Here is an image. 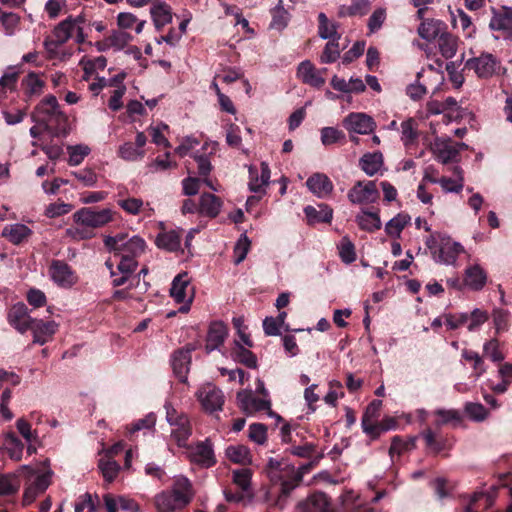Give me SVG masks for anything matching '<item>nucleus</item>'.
Listing matches in <instances>:
<instances>
[{
	"instance_id": "obj_20",
	"label": "nucleus",
	"mask_w": 512,
	"mask_h": 512,
	"mask_svg": "<svg viewBox=\"0 0 512 512\" xmlns=\"http://www.w3.org/2000/svg\"><path fill=\"white\" fill-rule=\"evenodd\" d=\"M306 186L318 198H326L333 191V183L326 174L314 173L307 181Z\"/></svg>"
},
{
	"instance_id": "obj_37",
	"label": "nucleus",
	"mask_w": 512,
	"mask_h": 512,
	"mask_svg": "<svg viewBox=\"0 0 512 512\" xmlns=\"http://www.w3.org/2000/svg\"><path fill=\"white\" fill-rule=\"evenodd\" d=\"M265 472L272 482L277 483L282 481L284 472L287 474L294 472V467H290L287 464L284 465L281 461L270 458L267 462Z\"/></svg>"
},
{
	"instance_id": "obj_25",
	"label": "nucleus",
	"mask_w": 512,
	"mask_h": 512,
	"mask_svg": "<svg viewBox=\"0 0 512 512\" xmlns=\"http://www.w3.org/2000/svg\"><path fill=\"white\" fill-rule=\"evenodd\" d=\"M226 458H228L232 463L241 465L242 467H248L253 462V456L250 449L243 444L227 447Z\"/></svg>"
},
{
	"instance_id": "obj_12",
	"label": "nucleus",
	"mask_w": 512,
	"mask_h": 512,
	"mask_svg": "<svg viewBox=\"0 0 512 512\" xmlns=\"http://www.w3.org/2000/svg\"><path fill=\"white\" fill-rule=\"evenodd\" d=\"M261 174H258V170L254 166L248 167L249 172V182L248 188L251 192L255 194H266V188L269 186L271 171L268 166V163H261Z\"/></svg>"
},
{
	"instance_id": "obj_14",
	"label": "nucleus",
	"mask_w": 512,
	"mask_h": 512,
	"mask_svg": "<svg viewBox=\"0 0 512 512\" xmlns=\"http://www.w3.org/2000/svg\"><path fill=\"white\" fill-rule=\"evenodd\" d=\"M463 252L464 248L460 243L446 239L441 241L437 250L433 251V256L440 263L453 265Z\"/></svg>"
},
{
	"instance_id": "obj_29",
	"label": "nucleus",
	"mask_w": 512,
	"mask_h": 512,
	"mask_svg": "<svg viewBox=\"0 0 512 512\" xmlns=\"http://www.w3.org/2000/svg\"><path fill=\"white\" fill-rule=\"evenodd\" d=\"M189 279L187 273L178 274L172 281L170 295L177 303H191L192 298H187Z\"/></svg>"
},
{
	"instance_id": "obj_45",
	"label": "nucleus",
	"mask_w": 512,
	"mask_h": 512,
	"mask_svg": "<svg viewBox=\"0 0 512 512\" xmlns=\"http://www.w3.org/2000/svg\"><path fill=\"white\" fill-rule=\"evenodd\" d=\"M20 482L12 475L0 474V497L14 496L17 494Z\"/></svg>"
},
{
	"instance_id": "obj_26",
	"label": "nucleus",
	"mask_w": 512,
	"mask_h": 512,
	"mask_svg": "<svg viewBox=\"0 0 512 512\" xmlns=\"http://www.w3.org/2000/svg\"><path fill=\"white\" fill-rule=\"evenodd\" d=\"M487 281L486 272L479 265L469 266L465 270L464 284L471 290H481Z\"/></svg>"
},
{
	"instance_id": "obj_23",
	"label": "nucleus",
	"mask_w": 512,
	"mask_h": 512,
	"mask_svg": "<svg viewBox=\"0 0 512 512\" xmlns=\"http://www.w3.org/2000/svg\"><path fill=\"white\" fill-rule=\"evenodd\" d=\"M445 30L444 22L436 19H424L420 23L417 32L422 39L432 42L438 39Z\"/></svg>"
},
{
	"instance_id": "obj_5",
	"label": "nucleus",
	"mask_w": 512,
	"mask_h": 512,
	"mask_svg": "<svg viewBox=\"0 0 512 512\" xmlns=\"http://www.w3.org/2000/svg\"><path fill=\"white\" fill-rule=\"evenodd\" d=\"M114 212L109 208L98 210L94 207H84L73 215L74 221L82 226L100 228L113 221Z\"/></svg>"
},
{
	"instance_id": "obj_41",
	"label": "nucleus",
	"mask_w": 512,
	"mask_h": 512,
	"mask_svg": "<svg viewBox=\"0 0 512 512\" xmlns=\"http://www.w3.org/2000/svg\"><path fill=\"white\" fill-rule=\"evenodd\" d=\"M370 9L369 0H351L349 6H342L339 15L344 16H364Z\"/></svg>"
},
{
	"instance_id": "obj_28",
	"label": "nucleus",
	"mask_w": 512,
	"mask_h": 512,
	"mask_svg": "<svg viewBox=\"0 0 512 512\" xmlns=\"http://www.w3.org/2000/svg\"><path fill=\"white\" fill-rule=\"evenodd\" d=\"M459 39L457 36L445 30L437 39V47L445 59L453 58L458 51Z\"/></svg>"
},
{
	"instance_id": "obj_15",
	"label": "nucleus",
	"mask_w": 512,
	"mask_h": 512,
	"mask_svg": "<svg viewBox=\"0 0 512 512\" xmlns=\"http://www.w3.org/2000/svg\"><path fill=\"white\" fill-rule=\"evenodd\" d=\"M57 328L58 324L55 321H44L34 318L29 326V330L33 333V343L44 345L52 339Z\"/></svg>"
},
{
	"instance_id": "obj_63",
	"label": "nucleus",
	"mask_w": 512,
	"mask_h": 512,
	"mask_svg": "<svg viewBox=\"0 0 512 512\" xmlns=\"http://www.w3.org/2000/svg\"><path fill=\"white\" fill-rule=\"evenodd\" d=\"M465 411L468 416L475 421H483L487 417L486 408L479 403H468L465 406Z\"/></svg>"
},
{
	"instance_id": "obj_48",
	"label": "nucleus",
	"mask_w": 512,
	"mask_h": 512,
	"mask_svg": "<svg viewBox=\"0 0 512 512\" xmlns=\"http://www.w3.org/2000/svg\"><path fill=\"white\" fill-rule=\"evenodd\" d=\"M98 467L101 470L104 479L109 483L114 481L120 470L119 464L115 460L110 458L107 460L100 459Z\"/></svg>"
},
{
	"instance_id": "obj_8",
	"label": "nucleus",
	"mask_w": 512,
	"mask_h": 512,
	"mask_svg": "<svg viewBox=\"0 0 512 512\" xmlns=\"http://www.w3.org/2000/svg\"><path fill=\"white\" fill-rule=\"evenodd\" d=\"M167 420L174 426L171 437L179 447H188L187 441L192 434V427L186 415H178L175 410L167 411Z\"/></svg>"
},
{
	"instance_id": "obj_32",
	"label": "nucleus",
	"mask_w": 512,
	"mask_h": 512,
	"mask_svg": "<svg viewBox=\"0 0 512 512\" xmlns=\"http://www.w3.org/2000/svg\"><path fill=\"white\" fill-rule=\"evenodd\" d=\"M240 340L234 341V347L231 350L232 358L245 365L248 368L256 369L257 368V358L256 356L247 348Z\"/></svg>"
},
{
	"instance_id": "obj_21",
	"label": "nucleus",
	"mask_w": 512,
	"mask_h": 512,
	"mask_svg": "<svg viewBox=\"0 0 512 512\" xmlns=\"http://www.w3.org/2000/svg\"><path fill=\"white\" fill-rule=\"evenodd\" d=\"M224 346V322L221 320L210 323L205 343L206 353L218 350L222 352Z\"/></svg>"
},
{
	"instance_id": "obj_10",
	"label": "nucleus",
	"mask_w": 512,
	"mask_h": 512,
	"mask_svg": "<svg viewBox=\"0 0 512 512\" xmlns=\"http://www.w3.org/2000/svg\"><path fill=\"white\" fill-rule=\"evenodd\" d=\"M49 272L52 280L61 287H72L78 280L75 271L63 260H53Z\"/></svg>"
},
{
	"instance_id": "obj_57",
	"label": "nucleus",
	"mask_w": 512,
	"mask_h": 512,
	"mask_svg": "<svg viewBox=\"0 0 512 512\" xmlns=\"http://www.w3.org/2000/svg\"><path fill=\"white\" fill-rule=\"evenodd\" d=\"M462 357L466 361L473 363V368L475 370L476 377H480L483 373H485L486 368L484 366L482 357L477 352L464 349L462 351Z\"/></svg>"
},
{
	"instance_id": "obj_43",
	"label": "nucleus",
	"mask_w": 512,
	"mask_h": 512,
	"mask_svg": "<svg viewBox=\"0 0 512 512\" xmlns=\"http://www.w3.org/2000/svg\"><path fill=\"white\" fill-rule=\"evenodd\" d=\"M136 24L135 32L137 34L141 33L146 21L145 20H138V18L129 12H121L117 16V25L121 29H130L133 27V25Z\"/></svg>"
},
{
	"instance_id": "obj_9",
	"label": "nucleus",
	"mask_w": 512,
	"mask_h": 512,
	"mask_svg": "<svg viewBox=\"0 0 512 512\" xmlns=\"http://www.w3.org/2000/svg\"><path fill=\"white\" fill-rule=\"evenodd\" d=\"M197 399L206 412L213 413L222 410L224 403L222 390L212 383H206L196 393Z\"/></svg>"
},
{
	"instance_id": "obj_56",
	"label": "nucleus",
	"mask_w": 512,
	"mask_h": 512,
	"mask_svg": "<svg viewBox=\"0 0 512 512\" xmlns=\"http://www.w3.org/2000/svg\"><path fill=\"white\" fill-rule=\"evenodd\" d=\"M344 138V133L334 127H324L321 130V142L325 146L337 143L343 140Z\"/></svg>"
},
{
	"instance_id": "obj_17",
	"label": "nucleus",
	"mask_w": 512,
	"mask_h": 512,
	"mask_svg": "<svg viewBox=\"0 0 512 512\" xmlns=\"http://www.w3.org/2000/svg\"><path fill=\"white\" fill-rule=\"evenodd\" d=\"M492 14L489 27L495 31H502L507 37L512 38V8H492Z\"/></svg>"
},
{
	"instance_id": "obj_59",
	"label": "nucleus",
	"mask_w": 512,
	"mask_h": 512,
	"mask_svg": "<svg viewBox=\"0 0 512 512\" xmlns=\"http://www.w3.org/2000/svg\"><path fill=\"white\" fill-rule=\"evenodd\" d=\"M484 355L489 357L493 362H501L504 359L503 353L499 349V341L491 339L483 346Z\"/></svg>"
},
{
	"instance_id": "obj_38",
	"label": "nucleus",
	"mask_w": 512,
	"mask_h": 512,
	"mask_svg": "<svg viewBox=\"0 0 512 512\" xmlns=\"http://www.w3.org/2000/svg\"><path fill=\"white\" fill-rule=\"evenodd\" d=\"M358 226L367 232H374L381 228V219L378 213L362 211L356 216Z\"/></svg>"
},
{
	"instance_id": "obj_62",
	"label": "nucleus",
	"mask_w": 512,
	"mask_h": 512,
	"mask_svg": "<svg viewBox=\"0 0 512 512\" xmlns=\"http://www.w3.org/2000/svg\"><path fill=\"white\" fill-rule=\"evenodd\" d=\"M439 184L446 193H459L464 186V177H460V179L442 177L439 179Z\"/></svg>"
},
{
	"instance_id": "obj_47",
	"label": "nucleus",
	"mask_w": 512,
	"mask_h": 512,
	"mask_svg": "<svg viewBox=\"0 0 512 512\" xmlns=\"http://www.w3.org/2000/svg\"><path fill=\"white\" fill-rule=\"evenodd\" d=\"M319 19V36L322 39H339L340 35L337 33V24L330 22L324 13H320Z\"/></svg>"
},
{
	"instance_id": "obj_55",
	"label": "nucleus",
	"mask_w": 512,
	"mask_h": 512,
	"mask_svg": "<svg viewBox=\"0 0 512 512\" xmlns=\"http://www.w3.org/2000/svg\"><path fill=\"white\" fill-rule=\"evenodd\" d=\"M226 23L232 24L234 27L241 28L249 34H253V30L249 27V22L241 14L233 12L230 7H226Z\"/></svg>"
},
{
	"instance_id": "obj_19",
	"label": "nucleus",
	"mask_w": 512,
	"mask_h": 512,
	"mask_svg": "<svg viewBox=\"0 0 512 512\" xmlns=\"http://www.w3.org/2000/svg\"><path fill=\"white\" fill-rule=\"evenodd\" d=\"M151 18L155 29L161 31L163 27L172 22V8L169 4L161 0H154L150 8Z\"/></svg>"
},
{
	"instance_id": "obj_49",
	"label": "nucleus",
	"mask_w": 512,
	"mask_h": 512,
	"mask_svg": "<svg viewBox=\"0 0 512 512\" xmlns=\"http://www.w3.org/2000/svg\"><path fill=\"white\" fill-rule=\"evenodd\" d=\"M118 155L124 160L127 161H135L137 159H141L144 157L145 152L143 150H139L134 143L125 142L123 145L119 147Z\"/></svg>"
},
{
	"instance_id": "obj_2",
	"label": "nucleus",
	"mask_w": 512,
	"mask_h": 512,
	"mask_svg": "<svg viewBox=\"0 0 512 512\" xmlns=\"http://www.w3.org/2000/svg\"><path fill=\"white\" fill-rule=\"evenodd\" d=\"M106 249L114 254V258L123 257L137 260L146 248V242L139 236L128 238L125 233H118L115 236H106L104 238Z\"/></svg>"
},
{
	"instance_id": "obj_13",
	"label": "nucleus",
	"mask_w": 512,
	"mask_h": 512,
	"mask_svg": "<svg viewBox=\"0 0 512 512\" xmlns=\"http://www.w3.org/2000/svg\"><path fill=\"white\" fill-rule=\"evenodd\" d=\"M7 319L12 327L23 334L29 330L34 318L29 315L27 306L23 302H18L9 309Z\"/></svg>"
},
{
	"instance_id": "obj_40",
	"label": "nucleus",
	"mask_w": 512,
	"mask_h": 512,
	"mask_svg": "<svg viewBox=\"0 0 512 512\" xmlns=\"http://www.w3.org/2000/svg\"><path fill=\"white\" fill-rule=\"evenodd\" d=\"M180 236L176 231L161 233L156 238V244L159 248L175 252L180 248Z\"/></svg>"
},
{
	"instance_id": "obj_18",
	"label": "nucleus",
	"mask_w": 512,
	"mask_h": 512,
	"mask_svg": "<svg viewBox=\"0 0 512 512\" xmlns=\"http://www.w3.org/2000/svg\"><path fill=\"white\" fill-rule=\"evenodd\" d=\"M188 457L191 462L203 467H211L216 463L212 447L207 442H200L195 447H187Z\"/></svg>"
},
{
	"instance_id": "obj_46",
	"label": "nucleus",
	"mask_w": 512,
	"mask_h": 512,
	"mask_svg": "<svg viewBox=\"0 0 512 512\" xmlns=\"http://www.w3.org/2000/svg\"><path fill=\"white\" fill-rule=\"evenodd\" d=\"M251 247V241L246 233H242L233 248V262L239 265L247 256Z\"/></svg>"
},
{
	"instance_id": "obj_53",
	"label": "nucleus",
	"mask_w": 512,
	"mask_h": 512,
	"mask_svg": "<svg viewBox=\"0 0 512 512\" xmlns=\"http://www.w3.org/2000/svg\"><path fill=\"white\" fill-rule=\"evenodd\" d=\"M68 150V164L70 166H77L81 164L84 158L90 153L89 147L83 145L69 146Z\"/></svg>"
},
{
	"instance_id": "obj_52",
	"label": "nucleus",
	"mask_w": 512,
	"mask_h": 512,
	"mask_svg": "<svg viewBox=\"0 0 512 512\" xmlns=\"http://www.w3.org/2000/svg\"><path fill=\"white\" fill-rule=\"evenodd\" d=\"M338 40L339 39H331V41L326 44L321 55V61L323 63H332L339 58L341 49Z\"/></svg>"
},
{
	"instance_id": "obj_6",
	"label": "nucleus",
	"mask_w": 512,
	"mask_h": 512,
	"mask_svg": "<svg viewBox=\"0 0 512 512\" xmlns=\"http://www.w3.org/2000/svg\"><path fill=\"white\" fill-rule=\"evenodd\" d=\"M196 349V344L188 343L184 347L175 350L170 358L171 367L175 377L182 383H186L187 374L191 366V353Z\"/></svg>"
},
{
	"instance_id": "obj_24",
	"label": "nucleus",
	"mask_w": 512,
	"mask_h": 512,
	"mask_svg": "<svg viewBox=\"0 0 512 512\" xmlns=\"http://www.w3.org/2000/svg\"><path fill=\"white\" fill-rule=\"evenodd\" d=\"M297 74L304 83L313 87L319 88L325 83V79L321 76L320 71H317L314 65L308 60L299 64Z\"/></svg>"
},
{
	"instance_id": "obj_1",
	"label": "nucleus",
	"mask_w": 512,
	"mask_h": 512,
	"mask_svg": "<svg viewBox=\"0 0 512 512\" xmlns=\"http://www.w3.org/2000/svg\"><path fill=\"white\" fill-rule=\"evenodd\" d=\"M193 498L192 484L186 477L175 479L172 489L155 496V506L159 512H174L186 507Z\"/></svg>"
},
{
	"instance_id": "obj_16",
	"label": "nucleus",
	"mask_w": 512,
	"mask_h": 512,
	"mask_svg": "<svg viewBox=\"0 0 512 512\" xmlns=\"http://www.w3.org/2000/svg\"><path fill=\"white\" fill-rule=\"evenodd\" d=\"M344 127L349 132L369 134L375 128L374 120L363 113H351L343 121Z\"/></svg>"
},
{
	"instance_id": "obj_36",
	"label": "nucleus",
	"mask_w": 512,
	"mask_h": 512,
	"mask_svg": "<svg viewBox=\"0 0 512 512\" xmlns=\"http://www.w3.org/2000/svg\"><path fill=\"white\" fill-rule=\"evenodd\" d=\"M304 212L309 224L320 222L328 223L331 221L333 215V210L325 204L319 205L318 208L307 206Z\"/></svg>"
},
{
	"instance_id": "obj_33",
	"label": "nucleus",
	"mask_w": 512,
	"mask_h": 512,
	"mask_svg": "<svg viewBox=\"0 0 512 512\" xmlns=\"http://www.w3.org/2000/svg\"><path fill=\"white\" fill-rule=\"evenodd\" d=\"M434 146L436 158L443 164L455 161L459 155V149L450 140H436Z\"/></svg>"
},
{
	"instance_id": "obj_42",
	"label": "nucleus",
	"mask_w": 512,
	"mask_h": 512,
	"mask_svg": "<svg viewBox=\"0 0 512 512\" xmlns=\"http://www.w3.org/2000/svg\"><path fill=\"white\" fill-rule=\"evenodd\" d=\"M74 31V23L72 22V16H69L65 20L61 21L53 30V35L56 38L58 45H63L72 36Z\"/></svg>"
},
{
	"instance_id": "obj_31",
	"label": "nucleus",
	"mask_w": 512,
	"mask_h": 512,
	"mask_svg": "<svg viewBox=\"0 0 512 512\" xmlns=\"http://www.w3.org/2000/svg\"><path fill=\"white\" fill-rule=\"evenodd\" d=\"M221 205L219 197L212 193H203L199 201L200 215L215 218L220 212Z\"/></svg>"
},
{
	"instance_id": "obj_4",
	"label": "nucleus",
	"mask_w": 512,
	"mask_h": 512,
	"mask_svg": "<svg viewBox=\"0 0 512 512\" xmlns=\"http://www.w3.org/2000/svg\"><path fill=\"white\" fill-rule=\"evenodd\" d=\"M252 476L253 472L249 467L232 470V483L240 491L235 493L226 491V502H250L253 499Z\"/></svg>"
},
{
	"instance_id": "obj_61",
	"label": "nucleus",
	"mask_w": 512,
	"mask_h": 512,
	"mask_svg": "<svg viewBox=\"0 0 512 512\" xmlns=\"http://www.w3.org/2000/svg\"><path fill=\"white\" fill-rule=\"evenodd\" d=\"M339 254L342 261L346 264H350L356 260L354 244L346 237L341 241Z\"/></svg>"
},
{
	"instance_id": "obj_54",
	"label": "nucleus",
	"mask_w": 512,
	"mask_h": 512,
	"mask_svg": "<svg viewBox=\"0 0 512 512\" xmlns=\"http://www.w3.org/2000/svg\"><path fill=\"white\" fill-rule=\"evenodd\" d=\"M247 415L254 414L260 411H266L269 416H274L275 413L271 410V401L267 398L252 397L251 404H249Z\"/></svg>"
},
{
	"instance_id": "obj_30",
	"label": "nucleus",
	"mask_w": 512,
	"mask_h": 512,
	"mask_svg": "<svg viewBox=\"0 0 512 512\" xmlns=\"http://www.w3.org/2000/svg\"><path fill=\"white\" fill-rule=\"evenodd\" d=\"M383 155L381 152L364 154L359 160V166L367 176H374L383 166Z\"/></svg>"
},
{
	"instance_id": "obj_34",
	"label": "nucleus",
	"mask_w": 512,
	"mask_h": 512,
	"mask_svg": "<svg viewBox=\"0 0 512 512\" xmlns=\"http://www.w3.org/2000/svg\"><path fill=\"white\" fill-rule=\"evenodd\" d=\"M32 234L29 227L24 224H13L6 226L2 231V236L8 239L14 245H19Z\"/></svg>"
},
{
	"instance_id": "obj_39",
	"label": "nucleus",
	"mask_w": 512,
	"mask_h": 512,
	"mask_svg": "<svg viewBox=\"0 0 512 512\" xmlns=\"http://www.w3.org/2000/svg\"><path fill=\"white\" fill-rule=\"evenodd\" d=\"M411 217L406 213H399L385 225V232L395 238H400L402 230L410 223Z\"/></svg>"
},
{
	"instance_id": "obj_64",
	"label": "nucleus",
	"mask_w": 512,
	"mask_h": 512,
	"mask_svg": "<svg viewBox=\"0 0 512 512\" xmlns=\"http://www.w3.org/2000/svg\"><path fill=\"white\" fill-rule=\"evenodd\" d=\"M386 19V10L377 8L368 20V28L371 33L379 30Z\"/></svg>"
},
{
	"instance_id": "obj_35",
	"label": "nucleus",
	"mask_w": 512,
	"mask_h": 512,
	"mask_svg": "<svg viewBox=\"0 0 512 512\" xmlns=\"http://www.w3.org/2000/svg\"><path fill=\"white\" fill-rule=\"evenodd\" d=\"M400 133V139L406 147L414 145L419 137L418 121L414 118L404 120L400 124Z\"/></svg>"
},
{
	"instance_id": "obj_11",
	"label": "nucleus",
	"mask_w": 512,
	"mask_h": 512,
	"mask_svg": "<svg viewBox=\"0 0 512 512\" xmlns=\"http://www.w3.org/2000/svg\"><path fill=\"white\" fill-rule=\"evenodd\" d=\"M465 67L474 71L478 77L488 78L495 74L498 61L492 54L483 53L479 57L467 60Z\"/></svg>"
},
{
	"instance_id": "obj_50",
	"label": "nucleus",
	"mask_w": 512,
	"mask_h": 512,
	"mask_svg": "<svg viewBox=\"0 0 512 512\" xmlns=\"http://www.w3.org/2000/svg\"><path fill=\"white\" fill-rule=\"evenodd\" d=\"M20 16L13 12H4L0 15V21L6 35H13L20 24Z\"/></svg>"
},
{
	"instance_id": "obj_3",
	"label": "nucleus",
	"mask_w": 512,
	"mask_h": 512,
	"mask_svg": "<svg viewBox=\"0 0 512 512\" xmlns=\"http://www.w3.org/2000/svg\"><path fill=\"white\" fill-rule=\"evenodd\" d=\"M44 115V129L50 130L51 127L47 121H53L56 124L54 134L56 136L65 135L67 133L66 126L68 122L67 116L60 110L57 98L54 95H48L43 98L35 107V112Z\"/></svg>"
},
{
	"instance_id": "obj_58",
	"label": "nucleus",
	"mask_w": 512,
	"mask_h": 512,
	"mask_svg": "<svg viewBox=\"0 0 512 512\" xmlns=\"http://www.w3.org/2000/svg\"><path fill=\"white\" fill-rule=\"evenodd\" d=\"M119 207H121L126 213L131 215H137L141 211L143 201L140 198L130 197L126 199H119L117 201Z\"/></svg>"
},
{
	"instance_id": "obj_27",
	"label": "nucleus",
	"mask_w": 512,
	"mask_h": 512,
	"mask_svg": "<svg viewBox=\"0 0 512 512\" xmlns=\"http://www.w3.org/2000/svg\"><path fill=\"white\" fill-rule=\"evenodd\" d=\"M21 86L25 96V101H29L34 96H39L43 93L45 82L39 78L37 73L30 72L22 79Z\"/></svg>"
},
{
	"instance_id": "obj_7",
	"label": "nucleus",
	"mask_w": 512,
	"mask_h": 512,
	"mask_svg": "<svg viewBox=\"0 0 512 512\" xmlns=\"http://www.w3.org/2000/svg\"><path fill=\"white\" fill-rule=\"evenodd\" d=\"M347 197L354 205L371 204L379 198V191L374 181H358L348 191Z\"/></svg>"
},
{
	"instance_id": "obj_22",
	"label": "nucleus",
	"mask_w": 512,
	"mask_h": 512,
	"mask_svg": "<svg viewBox=\"0 0 512 512\" xmlns=\"http://www.w3.org/2000/svg\"><path fill=\"white\" fill-rule=\"evenodd\" d=\"M301 512H334L328 497L323 492H315L299 504Z\"/></svg>"
},
{
	"instance_id": "obj_60",
	"label": "nucleus",
	"mask_w": 512,
	"mask_h": 512,
	"mask_svg": "<svg viewBox=\"0 0 512 512\" xmlns=\"http://www.w3.org/2000/svg\"><path fill=\"white\" fill-rule=\"evenodd\" d=\"M114 259L117 260L116 269L120 274L132 276L138 267V261L135 259L123 257H117Z\"/></svg>"
},
{
	"instance_id": "obj_51",
	"label": "nucleus",
	"mask_w": 512,
	"mask_h": 512,
	"mask_svg": "<svg viewBox=\"0 0 512 512\" xmlns=\"http://www.w3.org/2000/svg\"><path fill=\"white\" fill-rule=\"evenodd\" d=\"M248 438L258 445H264L267 441V427L262 423H253L249 426Z\"/></svg>"
},
{
	"instance_id": "obj_44",
	"label": "nucleus",
	"mask_w": 512,
	"mask_h": 512,
	"mask_svg": "<svg viewBox=\"0 0 512 512\" xmlns=\"http://www.w3.org/2000/svg\"><path fill=\"white\" fill-rule=\"evenodd\" d=\"M202 183H205L212 189H215L211 181L208 179H201L198 177L188 176L184 178L181 182L183 194L186 196L196 195L199 192Z\"/></svg>"
}]
</instances>
